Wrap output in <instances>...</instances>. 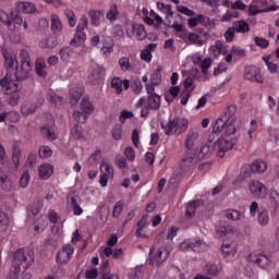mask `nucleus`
<instances>
[{"mask_svg":"<svg viewBox=\"0 0 279 279\" xmlns=\"http://www.w3.org/2000/svg\"><path fill=\"white\" fill-rule=\"evenodd\" d=\"M248 263H255L263 269H267L271 265V259L267 257V255H263L260 253H251L247 256Z\"/></svg>","mask_w":279,"mask_h":279,"instance_id":"423d86ee","label":"nucleus"},{"mask_svg":"<svg viewBox=\"0 0 279 279\" xmlns=\"http://www.w3.org/2000/svg\"><path fill=\"white\" fill-rule=\"evenodd\" d=\"M10 84H12V77L10 76V74H7L3 78L0 80V86H2V88H5V90H8Z\"/></svg>","mask_w":279,"mask_h":279,"instance_id":"13d9d810","label":"nucleus"},{"mask_svg":"<svg viewBox=\"0 0 279 279\" xmlns=\"http://www.w3.org/2000/svg\"><path fill=\"white\" fill-rule=\"evenodd\" d=\"M177 10L178 12H180L181 14H185V16H195V11L189 9L185 5H177Z\"/></svg>","mask_w":279,"mask_h":279,"instance_id":"37998d69","label":"nucleus"},{"mask_svg":"<svg viewBox=\"0 0 279 279\" xmlns=\"http://www.w3.org/2000/svg\"><path fill=\"white\" fill-rule=\"evenodd\" d=\"M250 170L252 173H257L260 175L267 171V161L263 159H256L250 165Z\"/></svg>","mask_w":279,"mask_h":279,"instance_id":"ddd939ff","label":"nucleus"},{"mask_svg":"<svg viewBox=\"0 0 279 279\" xmlns=\"http://www.w3.org/2000/svg\"><path fill=\"white\" fill-rule=\"evenodd\" d=\"M45 66H47L45 59H37L36 64H35V70H36L37 75H39V77L47 76V71H45Z\"/></svg>","mask_w":279,"mask_h":279,"instance_id":"aec40b11","label":"nucleus"},{"mask_svg":"<svg viewBox=\"0 0 279 279\" xmlns=\"http://www.w3.org/2000/svg\"><path fill=\"white\" fill-rule=\"evenodd\" d=\"M65 16L69 20V25L71 27H75V24L77 23V21L75 20V13L71 10H65Z\"/></svg>","mask_w":279,"mask_h":279,"instance_id":"de8ad7c7","label":"nucleus"},{"mask_svg":"<svg viewBox=\"0 0 279 279\" xmlns=\"http://www.w3.org/2000/svg\"><path fill=\"white\" fill-rule=\"evenodd\" d=\"M210 151H213V147H210V144H207V145H204L199 153H198V156L201 158H204L205 156H208V154H210Z\"/></svg>","mask_w":279,"mask_h":279,"instance_id":"e2e57ef3","label":"nucleus"},{"mask_svg":"<svg viewBox=\"0 0 279 279\" xmlns=\"http://www.w3.org/2000/svg\"><path fill=\"white\" fill-rule=\"evenodd\" d=\"M7 119H15V121H19V113H16V112H2L0 114V123H3Z\"/></svg>","mask_w":279,"mask_h":279,"instance_id":"4c0bfd02","label":"nucleus"},{"mask_svg":"<svg viewBox=\"0 0 279 279\" xmlns=\"http://www.w3.org/2000/svg\"><path fill=\"white\" fill-rule=\"evenodd\" d=\"M136 36L140 40H145L147 38V32L145 31V25H138L136 28Z\"/></svg>","mask_w":279,"mask_h":279,"instance_id":"3c124183","label":"nucleus"},{"mask_svg":"<svg viewBox=\"0 0 279 279\" xmlns=\"http://www.w3.org/2000/svg\"><path fill=\"white\" fill-rule=\"evenodd\" d=\"M20 184L23 189H26L27 184H29V172L24 171L21 179H20Z\"/></svg>","mask_w":279,"mask_h":279,"instance_id":"864d4df0","label":"nucleus"},{"mask_svg":"<svg viewBox=\"0 0 279 279\" xmlns=\"http://www.w3.org/2000/svg\"><path fill=\"white\" fill-rule=\"evenodd\" d=\"M97 276H99V270H97V268L86 270L85 272V278L87 279H96Z\"/></svg>","mask_w":279,"mask_h":279,"instance_id":"69168bd1","label":"nucleus"},{"mask_svg":"<svg viewBox=\"0 0 279 279\" xmlns=\"http://www.w3.org/2000/svg\"><path fill=\"white\" fill-rule=\"evenodd\" d=\"M257 221L259 226H267V223H269V213L267 209H262L258 211Z\"/></svg>","mask_w":279,"mask_h":279,"instance_id":"4be33fe9","label":"nucleus"},{"mask_svg":"<svg viewBox=\"0 0 279 279\" xmlns=\"http://www.w3.org/2000/svg\"><path fill=\"white\" fill-rule=\"evenodd\" d=\"M122 132H123V126L121 124H116L112 130V138H114V141H121Z\"/></svg>","mask_w":279,"mask_h":279,"instance_id":"72a5a7b5","label":"nucleus"},{"mask_svg":"<svg viewBox=\"0 0 279 279\" xmlns=\"http://www.w3.org/2000/svg\"><path fill=\"white\" fill-rule=\"evenodd\" d=\"M82 24H78L76 27V34L74 38L70 41L72 47H77L86 40V33H84V27H88V17L83 15L81 19Z\"/></svg>","mask_w":279,"mask_h":279,"instance_id":"7ed1b4c3","label":"nucleus"},{"mask_svg":"<svg viewBox=\"0 0 279 279\" xmlns=\"http://www.w3.org/2000/svg\"><path fill=\"white\" fill-rule=\"evenodd\" d=\"M74 120L77 121V123H84L88 117L85 113H82L80 111H75L73 113Z\"/></svg>","mask_w":279,"mask_h":279,"instance_id":"052dcab7","label":"nucleus"},{"mask_svg":"<svg viewBox=\"0 0 279 279\" xmlns=\"http://www.w3.org/2000/svg\"><path fill=\"white\" fill-rule=\"evenodd\" d=\"M141 58L145 62H151V51L148 49L142 50Z\"/></svg>","mask_w":279,"mask_h":279,"instance_id":"338daca9","label":"nucleus"},{"mask_svg":"<svg viewBox=\"0 0 279 279\" xmlns=\"http://www.w3.org/2000/svg\"><path fill=\"white\" fill-rule=\"evenodd\" d=\"M2 56L5 60V66L7 70L10 71V69H19V61L16 60V56H12L10 51L7 50V48H2Z\"/></svg>","mask_w":279,"mask_h":279,"instance_id":"f8f14e48","label":"nucleus"},{"mask_svg":"<svg viewBox=\"0 0 279 279\" xmlns=\"http://www.w3.org/2000/svg\"><path fill=\"white\" fill-rule=\"evenodd\" d=\"M234 112H236V107L229 106L225 113L216 120L213 126L214 134H220V132H223V129L226 128V125H228Z\"/></svg>","mask_w":279,"mask_h":279,"instance_id":"f257e3e1","label":"nucleus"},{"mask_svg":"<svg viewBox=\"0 0 279 279\" xmlns=\"http://www.w3.org/2000/svg\"><path fill=\"white\" fill-rule=\"evenodd\" d=\"M205 270L207 274H210V276H217L219 274V267L215 264H207Z\"/></svg>","mask_w":279,"mask_h":279,"instance_id":"09e8293b","label":"nucleus"},{"mask_svg":"<svg viewBox=\"0 0 279 279\" xmlns=\"http://www.w3.org/2000/svg\"><path fill=\"white\" fill-rule=\"evenodd\" d=\"M70 206H72L74 215L83 213L82 207L77 205V199L74 196L70 197Z\"/></svg>","mask_w":279,"mask_h":279,"instance_id":"49530a36","label":"nucleus"},{"mask_svg":"<svg viewBox=\"0 0 279 279\" xmlns=\"http://www.w3.org/2000/svg\"><path fill=\"white\" fill-rule=\"evenodd\" d=\"M12 160L14 163V168L19 169V165H21V149H14Z\"/></svg>","mask_w":279,"mask_h":279,"instance_id":"8fccbe9b","label":"nucleus"},{"mask_svg":"<svg viewBox=\"0 0 279 279\" xmlns=\"http://www.w3.org/2000/svg\"><path fill=\"white\" fill-rule=\"evenodd\" d=\"M227 219H231L232 221H239L241 219V211L234 209H228L226 211Z\"/></svg>","mask_w":279,"mask_h":279,"instance_id":"473e14b6","label":"nucleus"},{"mask_svg":"<svg viewBox=\"0 0 279 279\" xmlns=\"http://www.w3.org/2000/svg\"><path fill=\"white\" fill-rule=\"evenodd\" d=\"M119 64L122 71H134V65L130 63V59L128 57H122L119 60Z\"/></svg>","mask_w":279,"mask_h":279,"instance_id":"bb28decb","label":"nucleus"},{"mask_svg":"<svg viewBox=\"0 0 279 279\" xmlns=\"http://www.w3.org/2000/svg\"><path fill=\"white\" fill-rule=\"evenodd\" d=\"M255 44L257 47H260V49H267V47H269V40L263 37H255Z\"/></svg>","mask_w":279,"mask_h":279,"instance_id":"603ef678","label":"nucleus"},{"mask_svg":"<svg viewBox=\"0 0 279 279\" xmlns=\"http://www.w3.org/2000/svg\"><path fill=\"white\" fill-rule=\"evenodd\" d=\"M17 12H23V14H34V12H36V5L32 2H21L17 4Z\"/></svg>","mask_w":279,"mask_h":279,"instance_id":"2eb2a0df","label":"nucleus"},{"mask_svg":"<svg viewBox=\"0 0 279 279\" xmlns=\"http://www.w3.org/2000/svg\"><path fill=\"white\" fill-rule=\"evenodd\" d=\"M73 246L71 244L63 245L62 250L57 254V263H60V265L69 263L71 256H73Z\"/></svg>","mask_w":279,"mask_h":279,"instance_id":"0eeeda50","label":"nucleus"},{"mask_svg":"<svg viewBox=\"0 0 279 279\" xmlns=\"http://www.w3.org/2000/svg\"><path fill=\"white\" fill-rule=\"evenodd\" d=\"M180 124V119L174 118L173 120H169L167 126H165V123L161 122L162 130H166L167 136H171L173 134V130L178 128Z\"/></svg>","mask_w":279,"mask_h":279,"instance_id":"f3484780","label":"nucleus"},{"mask_svg":"<svg viewBox=\"0 0 279 279\" xmlns=\"http://www.w3.org/2000/svg\"><path fill=\"white\" fill-rule=\"evenodd\" d=\"M20 56L22 58L21 64L32 66V57H29V52H27V50H21Z\"/></svg>","mask_w":279,"mask_h":279,"instance_id":"e433bc0d","label":"nucleus"},{"mask_svg":"<svg viewBox=\"0 0 279 279\" xmlns=\"http://www.w3.org/2000/svg\"><path fill=\"white\" fill-rule=\"evenodd\" d=\"M269 202L272 204L275 209L279 207V193L276 190L270 191Z\"/></svg>","mask_w":279,"mask_h":279,"instance_id":"c756f323","label":"nucleus"},{"mask_svg":"<svg viewBox=\"0 0 279 279\" xmlns=\"http://www.w3.org/2000/svg\"><path fill=\"white\" fill-rule=\"evenodd\" d=\"M37 108H38V106H32V107L24 106V107H22V114H24V117L34 114V112H36Z\"/></svg>","mask_w":279,"mask_h":279,"instance_id":"bf43d9fd","label":"nucleus"},{"mask_svg":"<svg viewBox=\"0 0 279 279\" xmlns=\"http://www.w3.org/2000/svg\"><path fill=\"white\" fill-rule=\"evenodd\" d=\"M245 78L250 82H256L257 84H263V76L260 75V70L254 65H250L245 70Z\"/></svg>","mask_w":279,"mask_h":279,"instance_id":"1a4fd4ad","label":"nucleus"},{"mask_svg":"<svg viewBox=\"0 0 279 279\" xmlns=\"http://www.w3.org/2000/svg\"><path fill=\"white\" fill-rule=\"evenodd\" d=\"M0 184L3 191H12V181L5 174L0 175Z\"/></svg>","mask_w":279,"mask_h":279,"instance_id":"cd10ccee","label":"nucleus"},{"mask_svg":"<svg viewBox=\"0 0 279 279\" xmlns=\"http://www.w3.org/2000/svg\"><path fill=\"white\" fill-rule=\"evenodd\" d=\"M213 64V60H210V58L205 59L201 66H202V73H204L206 75V73H208V69H210V65Z\"/></svg>","mask_w":279,"mask_h":279,"instance_id":"0e129e2a","label":"nucleus"},{"mask_svg":"<svg viewBox=\"0 0 279 279\" xmlns=\"http://www.w3.org/2000/svg\"><path fill=\"white\" fill-rule=\"evenodd\" d=\"M8 214L0 211V232H5V230H8Z\"/></svg>","mask_w":279,"mask_h":279,"instance_id":"c85d7f7f","label":"nucleus"},{"mask_svg":"<svg viewBox=\"0 0 279 279\" xmlns=\"http://www.w3.org/2000/svg\"><path fill=\"white\" fill-rule=\"evenodd\" d=\"M53 175V167L50 165H44L39 167V177L43 180H48V178H51Z\"/></svg>","mask_w":279,"mask_h":279,"instance_id":"6ab92c4d","label":"nucleus"},{"mask_svg":"<svg viewBox=\"0 0 279 279\" xmlns=\"http://www.w3.org/2000/svg\"><path fill=\"white\" fill-rule=\"evenodd\" d=\"M147 106L149 110H160V95L150 94L147 98Z\"/></svg>","mask_w":279,"mask_h":279,"instance_id":"4468645a","label":"nucleus"},{"mask_svg":"<svg viewBox=\"0 0 279 279\" xmlns=\"http://www.w3.org/2000/svg\"><path fill=\"white\" fill-rule=\"evenodd\" d=\"M52 154L53 151L48 146L40 147L38 151L39 158H50Z\"/></svg>","mask_w":279,"mask_h":279,"instance_id":"79ce46f5","label":"nucleus"},{"mask_svg":"<svg viewBox=\"0 0 279 279\" xmlns=\"http://www.w3.org/2000/svg\"><path fill=\"white\" fill-rule=\"evenodd\" d=\"M111 88H114L117 95H121V93H123V81L119 77H113L111 81Z\"/></svg>","mask_w":279,"mask_h":279,"instance_id":"a878e982","label":"nucleus"},{"mask_svg":"<svg viewBox=\"0 0 279 279\" xmlns=\"http://www.w3.org/2000/svg\"><path fill=\"white\" fill-rule=\"evenodd\" d=\"M23 86H21L19 83H12L9 85V87L7 88L5 94L10 95L12 93H21Z\"/></svg>","mask_w":279,"mask_h":279,"instance_id":"58836bf2","label":"nucleus"},{"mask_svg":"<svg viewBox=\"0 0 279 279\" xmlns=\"http://www.w3.org/2000/svg\"><path fill=\"white\" fill-rule=\"evenodd\" d=\"M124 156L128 158V160L134 161V158H136V153L134 151V148L126 147L124 149Z\"/></svg>","mask_w":279,"mask_h":279,"instance_id":"6e6d98bb","label":"nucleus"},{"mask_svg":"<svg viewBox=\"0 0 279 279\" xmlns=\"http://www.w3.org/2000/svg\"><path fill=\"white\" fill-rule=\"evenodd\" d=\"M117 16H119V9L117 8V4H113L107 13V19L109 21H117Z\"/></svg>","mask_w":279,"mask_h":279,"instance_id":"ea45409f","label":"nucleus"},{"mask_svg":"<svg viewBox=\"0 0 279 279\" xmlns=\"http://www.w3.org/2000/svg\"><path fill=\"white\" fill-rule=\"evenodd\" d=\"M8 95H9V98H8L9 106H19V100L21 99V94L12 93V94H8Z\"/></svg>","mask_w":279,"mask_h":279,"instance_id":"f704fd0d","label":"nucleus"},{"mask_svg":"<svg viewBox=\"0 0 279 279\" xmlns=\"http://www.w3.org/2000/svg\"><path fill=\"white\" fill-rule=\"evenodd\" d=\"M99 279H119V275L112 272H100Z\"/></svg>","mask_w":279,"mask_h":279,"instance_id":"774afa93","label":"nucleus"},{"mask_svg":"<svg viewBox=\"0 0 279 279\" xmlns=\"http://www.w3.org/2000/svg\"><path fill=\"white\" fill-rule=\"evenodd\" d=\"M195 158H197V148H186L185 155L181 159V169L189 167V165H191Z\"/></svg>","mask_w":279,"mask_h":279,"instance_id":"9b49d317","label":"nucleus"},{"mask_svg":"<svg viewBox=\"0 0 279 279\" xmlns=\"http://www.w3.org/2000/svg\"><path fill=\"white\" fill-rule=\"evenodd\" d=\"M169 258V253L165 247H159L157 250L150 248L149 251V265H156L160 267L165 260Z\"/></svg>","mask_w":279,"mask_h":279,"instance_id":"f03ea898","label":"nucleus"},{"mask_svg":"<svg viewBox=\"0 0 279 279\" xmlns=\"http://www.w3.org/2000/svg\"><path fill=\"white\" fill-rule=\"evenodd\" d=\"M89 16L93 25H99V21H101L104 13H101V11H89Z\"/></svg>","mask_w":279,"mask_h":279,"instance_id":"2f4dec72","label":"nucleus"},{"mask_svg":"<svg viewBox=\"0 0 279 279\" xmlns=\"http://www.w3.org/2000/svg\"><path fill=\"white\" fill-rule=\"evenodd\" d=\"M116 165L120 168V169H125L128 167V160L125 159V157L123 156H117L116 157Z\"/></svg>","mask_w":279,"mask_h":279,"instance_id":"4d7b16f0","label":"nucleus"},{"mask_svg":"<svg viewBox=\"0 0 279 279\" xmlns=\"http://www.w3.org/2000/svg\"><path fill=\"white\" fill-rule=\"evenodd\" d=\"M217 145H218L219 158H223V156H226V151H228L229 149H232V147H234V143L232 141L226 140L223 137H220L217 141Z\"/></svg>","mask_w":279,"mask_h":279,"instance_id":"9d476101","label":"nucleus"},{"mask_svg":"<svg viewBox=\"0 0 279 279\" xmlns=\"http://www.w3.org/2000/svg\"><path fill=\"white\" fill-rule=\"evenodd\" d=\"M236 123H239V120L232 119L229 123L227 122V128H226V135L227 136H232L233 134H236Z\"/></svg>","mask_w":279,"mask_h":279,"instance_id":"5701e85b","label":"nucleus"},{"mask_svg":"<svg viewBox=\"0 0 279 279\" xmlns=\"http://www.w3.org/2000/svg\"><path fill=\"white\" fill-rule=\"evenodd\" d=\"M123 206L124 203L122 201H119L114 206H113V211H112V217L117 218L121 213H123Z\"/></svg>","mask_w":279,"mask_h":279,"instance_id":"c03bdc74","label":"nucleus"},{"mask_svg":"<svg viewBox=\"0 0 279 279\" xmlns=\"http://www.w3.org/2000/svg\"><path fill=\"white\" fill-rule=\"evenodd\" d=\"M32 65L21 63V66H17L15 71L17 82H25V80H29V77H32Z\"/></svg>","mask_w":279,"mask_h":279,"instance_id":"6e6552de","label":"nucleus"},{"mask_svg":"<svg viewBox=\"0 0 279 279\" xmlns=\"http://www.w3.org/2000/svg\"><path fill=\"white\" fill-rule=\"evenodd\" d=\"M71 136L75 140V141H80V138H82V126H80L78 124H75L72 130H71Z\"/></svg>","mask_w":279,"mask_h":279,"instance_id":"c9c22d12","label":"nucleus"},{"mask_svg":"<svg viewBox=\"0 0 279 279\" xmlns=\"http://www.w3.org/2000/svg\"><path fill=\"white\" fill-rule=\"evenodd\" d=\"M81 108L82 110H84V112H86L87 114H90V112H93L95 110V107L93 106V104L88 100H83L81 104Z\"/></svg>","mask_w":279,"mask_h":279,"instance_id":"a18cd8bd","label":"nucleus"},{"mask_svg":"<svg viewBox=\"0 0 279 279\" xmlns=\"http://www.w3.org/2000/svg\"><path fill=\"white\" fill-rule=\"evenodd\" d=\"M0 21L3 23V25H7L8 29H14V27H12L10 15L4 11H0Z\"/></svg>","mask_w":279,"mask_h":279,"instance_id":"7c9ffc66","label":"nucleus"},{"mask_svg":"<svg viewBox=\"0 0 279 279\" xmlns=\"http://www.w3.org/2000/svg\"><path fill=\"white\" fill-rule=\"evenodd\" d=\"M197 138H199V133L193 131L190 132L185 141L186 149H195V141H197Z\"/></svg>","mask_w":279,"mask_h":279,"instance_id":"a211bd4d","label":"nucleus"},{"mask_svg":"<svg viewBox=\"0 0 279 279\" xmlns=\"http://www.w3.org/2000/svg\"><path fill=\"white\" fill-rule=\"evenodd\" d=\"M216 49L218 53H222V56H227L228 53V47H226L221 40L216 41Z\"/></svg>","mask_w":279,"mask_h":279,"instance_id":"680f3d73","label":"nucleus"},{"mask_svg":"<svg viewBox=\"0 0 279 279\" xmlns=\"http://www.w3.org/2000/svg\"><path fill=\"white\" fill-rule=\"evenodd\" d=\"M101 73H104V69L102 68L94 69L92 74L89 75V81L93 84H98L99 80H101Z\"/></svg>","mask_w":279,"mask_h":279,"instance_id":"b1692460","label":"nucleus"},{"mask_svg":"<svg viewBox=\"0 0 279 279\" xmlns=\"http://www.w3.org/2000/svg\"><path fill=\"white\" fill-rule=\"evenodd\" d=\"M233 29L234 32H238V33L242 32V34H245V20L235 22Z\"/></svg>","mask_w":279,"mask_h":279,"instance_id":"5fc2aeb1","label":"nucleus"},{"mask_svg":"<svg viewBox=\"0 0 279 279\" xmlns=\"http://www.w3.org/2000/svg\"><path fill=\"white\" fill-rule=\"evenodd\" d=\"M41 134L43 136H46V138H49V141H56L57 138L56 133H53L52 130L47 126L41 128Z\"/></svg>","mask_w":279,"mask_h":279,"instance_id":"a19ab883","label":"nucleus"},{"mask_svg":"<svg viewBox=\"0 0 279 279\" xmlns=\"http://www.w3.org/2000/svg\"><path fill=\"white\" fill-rule=\"evenodd\" d=\"M248 189L253 196L257 199H265L267 197V186L258 180H252L248 182Z\"/></svg>","mask_w":279,"mask_h":279,"instance_id":"39448f33","label":"nucleus"},{"mask_svg":"<svg viewBox=\"0 0 279 279\" xmlns=\"http://www.w3.org/2000/svg\"><path fill=\"white\" fill-rule=\"evenodd\" d=\"M82 95H84V89L82 87H74L70 90L71 105L75 106L80 99H82Z\"/></svg>","mask_w":279,"mask_h":279,"instance_id":"dca6fc26","label":"nucleus"},{"mask_svg":"<svg viewBox=\"0 0 279 279\" xmlns=\"http://www.w3.org/2000/svg\"><path fill=\"white\" fill-rule=\"evenodd\" d=\"M51 29L53 32H62V21L57 14L51 15Z\"/></svg>","mask_w":279,"mask_h":279,"instance_id":"393cba45","label":"nucleus"},{"mask_svg":"<svg viewBox=\"0 0 279 279\" xmlns=\"http://www.w3.org/2000/svg\"><path fill=\"white\" fill-rule=\"evenodd\" d=\"M267 1L263 0H254L253 3L248 8L250 16H256V14H263L265 12H276L278 10V5H271L266 9H260V5H266Z\"/></svg>","mask_w":279,"mask_h":279,"instance_id":"20e7f679","label":"nucleus"},{"mask_svg":"<svg viewBox=\"0 0 279 279\" xmlns=\"http://www.w3.org/2000/svg\"><path fill=\"white\" fill-rule=\"evenodd\" d=\"M198 203L199 201H193L187 204V208L185 210V217H187L189 219H193V217L195 216V210H197Z\"/></svg>","mask_w":279,"mask_h":279,"instance_id":"412c9836","label":"nucleus"}]
</instances>
